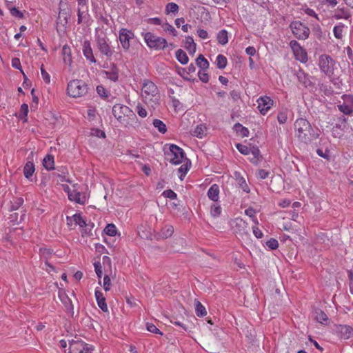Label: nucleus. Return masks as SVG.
Returning <instances> with one entry per match:
<instances>
[{
	"label": "nucleus",
	"instance_id": "1",
	"mask_svg": "<svg viewBox=\"0 0 353 353\" xmlns=\"http://www.w3.org/2000/svg\"><path fill=\"white\" fill-rule=\"evenodd\" d=\"M294 129L298 139L305 143L316 139L319 136L318 132H314L309 121L303 118H299L295 121Z\"/></svg>",
	"mask_w": 353,
	"mask_h": 353
},
{
	"label": "nucleus",
	"instance_id": "2",
	"mask_svg": "<svg viewBox=\"0 0 353 353\" xmlns=\"http://www.w3.org/2000/svg\"><path fill=\"white\" fill-rule=\"evenodd\" d=\"M165 157L173 164H179L185 159V154L183 149L174 144L165 145L163 148Z\"/></svg>",
	"mask_w": 353,
	"mask_h": 353
},
{
	"label": "nucleus",
	"instance_id": "3",
	"mask_svg": "<svg viewBox=\"0 0 353 353\" xmlns=\"http://www.w3.org/2000/svg\"><path fill=\"white\" fill-rule=\"evenodd\" d=\"M142 96L145 101L158 102L160 96L157 86L150 80H144L142 86Z\"/></svg>",
	"mask_w": 353,
	"mask_h": 353
},
{
	"label": "nucleus",
	"instance_id": "4",
	"mask_svg": "<svg viewBox=\"0 0 353 353\" xmlns=\"http://www.w3.org/2000/svg\"><path fill=\"white\" fill-rule=\"evenodd\" d=\"M88 85L79 79L70 81L67 87V92L69 96L77 98L84 96L88 93Z\"/></svg>",
	"mask_w": 353,
	"mask_h": 353
},
{
	"label": "nucleus",
	"instance_id": "5",
	"mask_svg": "<svg viewBox=\"0 0 353 353\" xmlns=\"http://www.w3.org/2000/svg\"><path fill=\"white\" fill-rule=\"evenodd\" d=\"M143 37L147 46L150 48L161 50L168 46L167 41L164 38L158 37L152 32H146L143 34Z\"/></svg>",
	"mask_w": 353,
	"mask_h": 353
},
{
	"label": "nucleus",
	"instance_id": "6",
	"mask_svg": "<svg viewBox=\"0 0 353 353\" xmlns=\"http://www.w3.org/2000/svg\"><path fill=\"white\" fill-rule=\"evenodd\" d=\"M290 28L294 37L299 40H305L309 37L310 31L308 27L299 21H292Z\"/></svg>",
	"mask_w": 353,
	"mask_h": 353
},
{
	"label": "nucleus",
	"instance_id": "7",
	"mask_svg": "<svg viewBox=\"0 0 353 353\" xmlns=\"http://www.w3.org/2000/svg\"><path fill=\"white\" fill-rule=\"evenodd\" d=\"M96 43L99 52L108 60H111L114 50L111 48L108 39L99 36L96 39Z\"/></svg>",
	"mask_w": 353,
	"mask_h": 353
},
{
	"label": "nucleus",
	"instance_id": "8",
	"mask_svg": "<svg viewBox=\"0 0 353 353\" xmlns=\"http://www.w3.org/2000/svg\"><path fill=\"white\" fill-rule=\"evenodd\" d=\"M319 65L321 70L327 76L333 74L334 61L327 54H322L319 57Z\"/></svg>",
	"mask_w": 353,
	"mask_h": 353
},
{
	"label": "nucleus",
	"instance_id": "9",
	"mask_svg": "<svg viewBox=\"0 0 353 353\" xmlns=\"http://www.w3.org/2000/svg\"><path fill=\"white\" fill-rule=\"evenodd\" d=\"M112 114L120 123L125 121L126 116L128 117L130 114L135 116L128 106L121 104H116L113 106Z\"/></svg>",
	"mask_w": 353,
	"mask_h": 353
},
{
	"label": "nucleus",
	"instance_id": "10",
	"mask_svg": "<svg viewBox=\"0 0 353 353\" xmlns=\"http://www.w3.org/2000/svg\"><path fill=\"white\" fill-rule=\"evenodd\" d=\"M232 225L234 232L236 234H239L241 236H243V235L248 236L249 234L247 230L248 224L243 219L239 217L236 218L232 221Z\"/></svg>",
	"mask_w": 353,
	"mask_h": 353
},
{
	"label": "nucleus",
	"instance_id": "11",
	"mask_svg": "<svg viewBox=\"0 0 353 353\" xmlns=\"http://www.w3.org/2000/svg\"><path fill=\"white\" fill-rule=\"evenodd\" d=\"M134 33L125 28H121L119 31V41L121 42V44L122 46V48L125 50H128L130 48V39L134 38Z\"/></svg>",
	"mask_w": 353,
	"mask_h": 353
},
{
	"label": "nucleus",
	"instance_id": "12",
	"mask_svg": "<svg viewBox=\"0 0 353 353\" xmlns=\"http://www.w3.org/2000/svg\"><path fill=\"white\" fill-rule=\"evenodd\" d=\"M258 108L262 114H265L273 105V101L268 96L261 97L257 100Z\"/></svg>",
	"mask_w": 353,
	"mask_h": 353
},
{
	"label": "nucleus",
	"instance_id": "13",
	"mask_svg": "<svg viewBox=\"0 0 353 353\" xmlns=\"http://www.w3.org/2000/svg\"><path fill=\"white\" fill-rule=\"evenodd\" d=\"M174 232V228L171 225H165L160 232H155L154 238L157 241L166 239L170 237Z\"/></svg>",
	"mask_w": 353,
	"mask_h": 353
},
{
	"label": "nucleus",
	"instance_id": "14",
	"mask_svg": "<svg viewBox=\"0 0 353 353\" xmlns=\"http://www.w3.org/2000/svg\"><path fill=\"white\" fill-rule=\"evenodd\" d=\"M336 332L339 336L344 339H348L353 336V328L347 325H336Z\"/></svg>",
	"mask_w": 353,
	"mask_h": 353
},
{
	"label": "nucleus",
	"instance_id": "15",
	"mask_svg": "<svg viewBox=\"0 0 353 353\" xmlns=\"http://www.w3.org/2000/svg\"><path fill=\"white\" fill-rule=\"evenodd\" d=\"M81 193L82 190H72L68 196L70 201L83 205L85 202V196H82Z\"/></svg>",
	"mask_w": 353,
	"mask_h": 353
},
{
	"label": "nucleus",
	"instance_id": "16",
	"mask_svg": "<svg viewBox=\"0 0 353 353\" xmlns=\"http://www.w3.org/2000/svg\"><path fill=\"white\" fill-rule=\"evenodd\" d=\"M83 53L85 57L92 63H96V59L94 57L92 48L90 41L85 40L83 43Z\"/></svg>",
	"mask_w": 353,
	"mask_h": 353
},
{
	"label": "nucleus",
	"instance_id": "17",
	"mask_svg": "<svg viewBox=\"0 0 353 353\" xmlns=\"http://www.w3.org/2000/svg\"><path fill=\"white\" fill-rule=\"evenodd\" d=\"M95 298L99 308L104 312H108V305L105 301V298L104 297L102 292L99 290H95Z\"/></svg>",
	"mask_w": 353,
	"mask_h": 353
},
{
	"label": "nucleus",
	"instance_id": "18",
	"mask_svg": "<svg viewBox=\"0 0 353 353\" xmlns=\"http://www.w3.org/2000/svg\"><path fill=\"white\" fill-rule=\"evenodd\" d=\"M83 345L85 346V342L82 340H71L69 341V352L68 353H79Z\"/></svg>",
	"mask_w": 353,
	"mask_h": 353
},
{
	"label": "nucleus",
	"instance_id": "19",
	"mask_svg": "<svg viewBox=\"0 0 353 353\" xmlns=\"http://www.w3.org/2000/svg\"><path fill=\"white\" fill-rule=\"evenodd\" d=\"M347 99L351 101V104L343 103L338 105L339 110L346 115H350L353 112V97L348 95Z\"/></svg>",
	"mask_w": 353,
	"mask_h": 353
},
{
	"label": "nucleus",
	"instance_id": "20",
	"mask_svg": "<svg viewBox=\"0 0 353 353\" xmlns=\"http://www.w3.org/2000/svg\"><path fill=\"white\" fill-rule=\"evenodd\" d=\"M208 198L213 201L214 202H216L219 199V187L217 184H213L208 191Z\"/></svg>",
	"mask_w": 353,
	"mask_h": 353
},
{
	"label": "nucleus",
	"instance_id": "21",
	"mask_svg": "<svg viewBox=\"0 0 353 353\" xmlns=\"http://www.w3.org/2000/svg\"><path fill=\"white\" fill-rule=\"evenodd\" d=\"M59 298L65 306L66 312L72 315L74 307L71 299L66 294L59 295Z\"/></svg>",
	"mask_w": 353,
	"mask_h": 353
},
{
	"label": "nucleus",
	"instance_id": "22",
	"mask_svg": "<svg viewBox=\"0 0 353 353\" xmlns=\"http://www.w3.org/2000/svg\"><path fill=\"white\" fill-rule=\"evenodd\" d=\"M139 234L141 236V238L144 239H148V240H151V241L154 239V233L153 234L151 232V230L149 227L148 228L145 226H142L141 228H140V229L139 230Z\"/></svg>",
	"mask_w": 353,
	"mask_h": 353
},
{
	"label": "nucleus",
	"instance_id": "23",
	"mask_svg": "<svg viewBox=\"0 0 353 353\" xmlns=\"http://www.w3.org/2000/svg\"><path fill=\"white\" fill-rule=\"evenodd\" d=\"M107 78L109 79L117 81L119 77V70L114 63L111 65L110 70L108 71H104Z\"/></svg>",
	"mask_w": 353,
	"mask_h": 353
},
{
	"label": "nucleus",
	"instance_id": "24",
	"mask_svg": "<svg viewBox=\"0 0 353 353\" xmlns=\"http://www.w3.org/2000/svg\"><path fill=\"white\" fill-rule=\"evenodd\" d=\"M316 320L322 324H327L329 321L327 315L321 309H316L314 310Z\"/></svg>",
	"mask_w": 353,
	"mask_h": 353
},
{
	"label": "nucleus",
	"instance_id": "25",
	"mask_svg": "<svg viewBox=\"0 0 353 353\" xmlns=\"http://www.w3.org/2000/svg\"><path fill=\"white\" fill-rule=\"evenodd\" d=\"M298 81L302 83L305 87H309L312 85V81L310 80L309 77L303 71L299 70L296 74Z\"/></svg>",
	"mask_w": 353,
	"mask_h": 353
},
{
	"label": "nucleus",
	"instance_id": "26",
	"mask_svg": "<svg viewBox=\"0 0 353 353\" xmlns=\"http://www.w3.org/2000/svg\"><path fill=\"white\" fill-rule=\"evenodd\" d=\"M196 64L203 70L208 69L210 64L208 61L203 57V54H199L196 59Z\"/></svg>",
	"mask_w": 353,
	"mask_h": 353
},
{
	"label": "nucleus",
	"instance_id": "27",
	"mask_svg": "<svg viewBox=\"0 0 353 353\" xmlns=\"http://www.w3.org/2000/svg\"><path fill=\"white\" fill-rule=\"evenodd\" d=\"M176 58L179 63L182 65H185L188 63L189 59L185 51L182 49H179L176 52Z\"/></svg>",
	"mask_w": 353,
	"mask_h": 353
},
{
	"label": "nucleus",
	"instance_id": "28",
	"mask_svg": "<svg viewBox=\"0 0 353 353\" xmlns=\"http://www.w3.org/2000/svg\"><path fill=\"white\" fill-rule=\"evenodd\" d=\"M54 164V157L51 154H47L43 160V167L48 170H53Z\"/></svg>",
	"mask_w": 353,
	"mask_h": 353
},
{
	"label": "nucleus",
	"instance_id": "29",
	"mask_svg": "<svg viewBox=\"0 0 353 353\" xmlns=\"http://www.w3.org/2000/svg\"><path fill=\"white\" fill-rule=\"evenodd\" d=\"M195 313L198 317H203L207 314V311L205 307L202 305V303L197 300H195Z\"/></svg>",
	"mask_w": 353,
	"mask_h": 353
},
{
	"label": "nucleus",
	"instance_id": "30",
	"mask_svg": "<svg viewBox=\"0 0 353 353\" xmlns=\"http://www.w3.org/2000/svg\"><path fill=\"white\" fill-rule=\"evenodd\" d=\"M236 132L242 137H248L249 130L247 128L243 127L241 123H237L233 127Z\"/></svg>",
	"mask_w": 353,
	"mask_h": 353
},
{
	"label": "nucleus",
	"instance_id": "31",
	"mask_svg": "<svg viewBox=\"0 0 353 353\" xmlns=\"http://www.w3.org/2000/svg\"><path fill=\"white\" fill-rule=\"evenodd\" d=\"M185 48L190 54H194L196 52V43L190 36L185 37Z\"/></svg>",
	"mask_w": 353,
	"mask_h": 353
},
{
	"label": "nucleus",
	"instance_id": "32",
	"mask_svg": "<svg viewBox=\"0 0 353 353\" xmlns=\"http://www.w3.org/2000/svg\"><path fill=\"white\" fill-rule=\"evenodd\" d=\"M68 17L66 12L60 11L57 21V26H62L63 28H65L68 23Z\"/></svg>",
	"mask_w": 353,
	"mask_h": 353
},
{
	"label": "nucleus",
	"instance_id": "33",
	"mask_svg": "<svg viewBox=\"0 0 353 353\" xmlns=\"http://www.w3.org/2000/svg\"><path fill=\"white\" fill-rule=\"evenodd\" d=\"M334 17L337 19H347L349 17H350V14L349 11L345 8H341L338 9L335 11Z\"/></svg>",
	"mask_w": 353,
	"mask_h": 353
},
{
	"label": "nucleus",
	"instance_id": "34",
	"mask_svg": "<svg viewBox=\"0 0 353 353\" xmlns=\"http://www.w3.org/2000/svg\"><path fill=\"white\" fill-rule=\"evenodd\" d=\"M62 53L63 55V61L65 63L70 64V63L72 61L70 48L67 45L63 46V47L62 48Z\"/></svg>",
	"mask_w": 353,
	"mask_h": 353
},
{
	"label": "nucleus",
	"instance_id": "35",
	"mask_svg": "<svg viewBox=\"0 0 353 353\" xmlns=\"http://www.w3.org/2000/svg\"><path fill=\"white\" fill-rule=\"evenodd\" d=\"M250 154L252 155V157L250 158V160L252 163H256L260 158H261V156L260 154V150L257 147H252L250 148Z\"/></svg>",
	"mask_w": 353,
	"mask_h": 353
},
{
	"label": "nucleus",
	"instance_id": "36",
	"mask_svg": "<svg viewBox=\"0 0 353 353\" xmlns=\"http://www.w3.org/2000/svg\"><path fill=\"white\" fill-rule=\"evenodd\" d=\"M190 166H191V162L190 161V160L188 159L187 158L185 159H184V163L182 164L178 168V172L181 174V176L187 174Z\"/></svg>",
	"mask_w": 353,
	"mask_h": 353
},
{
	"label": "nucleus",
	"instance_id": "37",
	"mask_svg": "<svg viewBox=\"0 0 353 353\" xmlns=\"http://www.w3.org/2000/svg\"><path fill=\"white\" fill-rule=\"evenodd\" d=\"M217 41L221 45H225L228 43V32L225 30H222L217 34Z\"/></svg>",
	"mask_w": 353,
	"mask_h": 353
},
{
	"label": "nucleus",
	"instance_id": "38",
	"mask_svg": "<svg viewBox=\"0 0 353 353\" xmlns=\"http://www.w3.org/2000/svg\"><path fill=\"white\" fill-rule=\"evenodd\" d=\"M216 66L219 69H224L228 63L227 58L223 54H219L216 57Z\"/></svg>",
	"mask_w": 353,
	"mask_h": 353
},
{
	"label": "nucleus",
	"instance_id": "39",
	"mask_svg": "<svg viewBox=\"0 0 353 353\" xmlns=\"http://www.w3.org/2000/svg\"><path fill=\"white\" fill-rule=\"evenodd\" d=\"M103 231L110 236H114L117 233V228L113 223H108L104 228Z\"/></svg>",
	"mask_w": 353,
	"mask_h": 353
},
{
	"label": "nucleus",
	"instance_id": "40",
	"mask_svg": "<svg viewBox=\"0 0 353 353\" xmlns=\"http://www.w3.org/2000/svg\"><path fill=\"white\" fill-rule=\"evenodd\" d=\"M34 172V165L33 163L28 161L23 168L25 176H31Z\"/></svg>",
	"mask_w": 353,
	"mask_h": 353
},
{
	"label": "nucleus",
	"instance_id": "41",
	"mask_svg": "<svg viewBox=\"0 0 353 353\" xmlns=\"http://www.w3.org/2000/svg\"><path fill=\"white\" fill-rule=\"evenodd\" d=\"M221 214V208L217 203H213L210 207V214L212 216L216 218L219 217Z\"/></svg>",
	"mask_w": 353,
	"mask_h": 353
},
{
	"label": "nucleus",
	"instance_id": "42",
	"mask_svg": "<svg viewBox=\"0 0 353 353\" xmlns=\"http://www.w3.org/2000/svg\"><path fill=\"white\" fill-rule=\"evenodd\" d=\"M153 125L156 128L158 129V130L161 133L164 134L166 132V131H167L166 125L162 121H161L159 119H154L153 121Z\"/></svg>",
	"mask_w": 353,
	"mask_h": 353
},
{
	"label": "nucleus",
	"instance_id": "43",
	"mask_svg": "<svg viewBox=\"0 0 353 353\" xmlns=\"http://www.w3.org/2000/svg\"><path fill=\"white\" fill-rule=\"evenodd\" d=\"M179 6L173 2L168 3L165 8V13L167 14L170 13L176 14L179 12Z\"/></svg>",
	"mask_w": 353,
	"mask_h": 353
},
{
	"label": "nucleus",
	"instance_id": "44",
	"mask_svg": "<svg viewBox=\"0 0 353 353\" xmlns=\"http://www.w3.org/2000/svg\"><path fill=\"white\" fill-rule=\"evenodd\" d=\"M205 129L206 128L203 125H197L192 132V135L199 138H202L205 134Z\"/></svg>",
	"mask_w": 353,
	"mask_h": 353
},
{
	"label": "nucleus",
	"instance_id": "45",
	"mask_svg": "<svg viewBox=\"0 0 353 353\" xmlns=\"http://www.w3.org/2000/svg\"><path fill=\"white\" fill-rule=\"evenodd\" d=\"M94 227V223L92 221H89L87 223L85 221V225H83V228H85L82 231V236H84L85 235L88 236H92V234L91 233L92 229Z\"/></svg>",
	"mask_w": 353,
	"mask_h": 353
},
{
	"label": "nucleus",
	"instance_id": "46",
	"mask_svg": "<svg viewBox=\"0 0 353 353\" xmlns=\"http://www.w3.org/2000/svg\"><path fill=\"white\" fill-rule=\"evenodd\" d=\"M72 219L77 225H79L81 228H83L85 225V220L82 217L80 213H77L72 216Z\"/></svg>",
	"mask_w": 353,
	"mask_h": 353
},
{
	"label": "nucleus",
	"instance_id": "47",
	"mask_svg": "<svg viewBox=\"0 0 353 353\" xmlns=\"http://www.w3.org/2000/svg\"><path fill=\"white\" fill-rule=\"evenodd\" d=\"M23 203V199L22 197H17L13 201H11L10 210L12 211L17 210Z\"/></svg>",
	"mask_w": 353,
	"mask_h": 353
},
{
	"label": "nucleus",
	"instance_id": "48",
	"mask_svg": "<svg viewBox=\"0 0 353 353\" xmlns=\"http://www.w3.org/2000/svg\"><path fill=\"white\" fill-rule=\"evenodd\" d=\"M277 119L280 124H284L288 119V112L286 110H281L277 115Z\"/></svg>",
	"mask_w": 353,
	"mask_h": 353
},
{
	"label": "nucleus",
	"instance_id": "49",
	"mask_svg": "<svg viewBox=\"0 0 353 353\" xmlns=\"http://www.w3.org/2000/svg\"><path fill=\"white\" fill-rule=\"evenodd\" d=\"M12 66L16 69L19 70L21 72V73L23 75L24 79L26 81L27 78H26L23 71L22 70L21 62H20V60L19 58L14 57L12 59Z\"/></svg>",
	"mask_w": 353,
	"mask_h": 353
},
{
	"label": "nucleus",
	"instance_id": "50",
	"mask_svg": "<svg viewBox=\"0 0 353 353\" xmlns=\"http://www.w3.org/2000/svg\"><path fill=\"white\" fill-rule=\"evenodd\" d=\"M290 46L292 48L295 56H298L299 50L303 49L296 40H292L290 43Z\"/></svg>",
	"mask_w": 353,
	"mask_h": 353
},
{
	"label": "nucleus",
	"instance_id": "51",
	"mask_svg": "<svg viewBox=\"0 0 353 353\" xmlns=\"http://www.w3.org/2000/svg\"><path fill=\"white\" fill-rule=\"evenodd\" d=\"M266 246H268L270 250H276L279 247V242L276 239L274 238H271L265 243Z\"/></svg>",
	"mask_w": 353,
	"mask_h": 353
},
{
	"label": "nucleus",
	"instance_id": "52",
	"mask_svg": "<svg viewBox=\"0 0 353 353\" xmlns=\"http://www.w3.org/2000/svg\"><path fill=\"white\" fill-rule=\"evenodd\" d=\"M146 328L149 332L152 333L163 335L162 332H161L160 330L157 328L153 323H148L146 324Z\"/></svg>",
	"mask_w": 353,
	"mask_h": 353
},
{
	"label": "nucleus",
	"instance_id": "53",
	"mask_svg": "<svg viewBox=\"0 0 353 353\" xmlns=\"http://www.w3.org/2000/svg\"><path fill=\"white\" fill-rule=\"evenodd\" d=\"M255 213H256L255 210L252 207H250L245 210V214L246 215H248V216L252 218L254 223L258 224L259 222H258V220L256 219V218L255 217Z\"/></svg>",
	"mask_w": 353,
	"mask_h": 353
},
{
	"label": "nucleus",
	"instance_id": "54",
	"mask_svg": "<svg viewBox=\"0 0 353 353\" xmlns=\"http://www.w3.org/2000/svg\"><path fill=\"white\" fill-rule=\"evenodd\" d=\"M236 179H239V183L242 190L247 193L250 192V190L245 178H236Z\"/></svg>",
	"mask_w": 353,
	"mask_h": 353
},
{
	"label": "nucleus",
	"instance_id": "55",
	"mask_svg": "<svg viewBox=\"0 0 353 353\" xmlns=\"http://www.w3.org/2000/svg\"><path fill=\"white\" fill-rule=\"evenodd\" d=\"M236 148L238 149V150L241 153V154H250V148H248V146L245 145H243V144H241V143H238L236 144Z\"/></svg>",
	"mask_w": 353,
	"mask_h": 353
},
{
	"label": "nucleus",
	"instance_id": "56",
	"mask_svg": "<svg viewBox=\"0 0 353 353\" xmlns=\"http://www.w3.org/2000/svg\"><path fill=\"white\" fill-rule=\"evenodd\" d=\"M162 195L164 197L169 198L170 199H176L177 198V194L170 189L163 191Z\"/></svg>",
	"mask_w": 353,
	"mask_h": 353
},
{
	"label": "nucleus",
	"instance_id": "57",
	"mask_svg": "<svg viewBox=\"0 0 353 353\" xmlns=\"http://www.w3.org/2000/svg\"><path fill=\"white\" fill-rule=\"evenodd\" d=\"M343 26H336L333 29V32H334V34L336 38L337 39H341L342 37H343Z\"/></svg>",
	"mask_w": 353,
	"mask_h": 353
},
{
	"label": "nucleus",
	"instance_id": "58",
	"mask_svg": "<svg viewBox=\"0 0 353 353\" xmlns=\"http://www.w3.org/2000/svg\"><path fill=\"white\" fill-rule=\"evenodd\" d=\"M28 113V105L26 103H23L21 106L20 109V114L19 117L22 119L23 117H26Z\"/></svg>",
	"mask_w": 353,
	"mask_h": 353
},
{
	"label": "nucleus",
	"instance_id": "59",
	"mask_svg": "<svg viewBox=\"0 0 353 353\" xmlns=\"http://www.w3.org/2000/svg\"><path fill=\"white\" fill-rule=\"evenodd\" d=\"M94 347L92 345L85 343V346L83 345L79 353H92Z\"/></svg>",
	"mask_w": 353,
	"mask_h": 353
},
{
	"label": "nucleus",
	"instance_id": "60",
	"mask_svg": "<svg viewBox=\"0 0 353 353\" xmlns=\"http://www.w3.org/2000/svg\"><path fill=\"white\" fill-rule=\"evenodd\" d=\"M296 59L299 60L301 62H306L307 60V53L301 49L299 52V55L296 56Z\"/></svg>",
	"mask_w": 353,
	"mask_h": 353
},
{
	"label": "nucleus",
	"instance_id": "61",
	"mask_svg": "<svg viewBox=\"0 0 353 353\" xmlns=\"http://www.w3.org/2000/svg\"><path fill=\"white\" fill-rule=\"evenodd\" d=\"M10 14L15 17L22 19L23 18V14L17 8H12L10 10Z\"/></svg>",
	"mask_w": 353,
	"mask_h": 353
},
{
	"label": "nucleus",
	"instance_id": "62",
	"mask_svg": "<svg viewBox=\"0 0 353 353\" xmlns=\"http://www.w3.org/2000/svg\"><path fill=\"white\" fill-rule=\"evenodd\" d=\"M41 76H42L43 81L46 83H49L50 82V77L49 74L43 68V65L41 67Z\"/></svg>",
	"mask_w": 353,
	"mask_h": 353
},
{
	"label": "nucleus",
	"instance_id": "63",
	"mask_svg": "<svg viewBox=\"0 0 353 353\" xmlns=\"http://www.w3.org/2000/svg\"><path fill=\"white\" fill-rule=\"evenodd\" d=\"M111 287V280L110 278L105 275L103 278V288L105 291H108L110 290Z\"/></svg>",
	"mask_w": 353,
	"mask_h": 353
},
{
	"label": "nucleus",
	"instance_id": "64",
	"mask_svg": "<svg viewBox=\"0 0 353 353\" xmlns=\"http://www.w3.org/2000/svg\"><path fill=\"white\" fill-rule=\"evenodd\" d=\"M198 76H199V79L203 82V83H207L209 81V76H208V74L205 72V70L203 72L202 71H199L198 72Z\"/></svg>",
	"mask_w": 353,
	"mask_h": 353
}]
</instances>
